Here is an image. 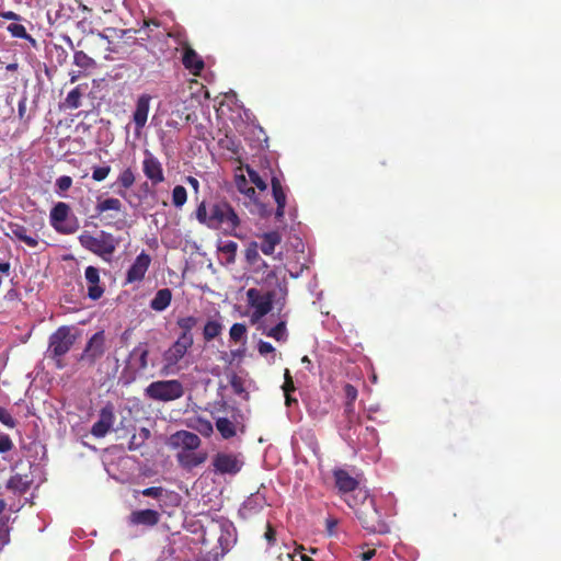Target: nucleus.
Returning a JSON list of instances; mask_svg holds the SVG:
<instances>
[{
  "label": "nucleus",
  "instance_id": "obj_21",
  "mask_svg": "<svg viewBox=\"0 0 561 561\" xmlns=\"http://www.w3.org/2000/svg\"><path fill=\"white\" fill-rule=\"evenodd\" d=\"M160 520V514L157 510L146 508L134 511L129 515V522L133 525H142L147 527H152L157 525Z\"/></svg>",
  "mask_w": 561,
  "mask_h": 561
},
{
  "label": "nucleus",
  "instance_id": "obj_57",
  "mask_svg": "<svg viewBox=\"0 0 561 561\" xmlns=\"http://www.w3.org/2000/svg\"><path fill=\"white\" fill-rule=\"evenodd\" d=\"M4 507H5L4 501L0 500V514L3 512Z\"/></svg>",
  "mask_w": 561,
  "mask_h": 561
},
{
  "label": "nucleus",
  "instance_id": "obj_62",
  "mask_svg": "<svg viewBox=\"0 0 561 561\" xmlns=\"http://www.w3.org/2000/svg\"><path fill=\"white\" fill-rule=\"evenodd\" d=\"M15 468H16V465H13V466L11 467V470H12V471H14V470H15Z\"/></svg>",
  "mask_w": 561,
  "mask_h": 561
},
{
  "label": "nucleus",
  "instance_id": "obj_58",
  "mask_svg": "<svg viewBox=\"0 0 561 561\" xmlns=\"http://www.w3.org/2000/svg\"><path fill=\"white\" fill-rule=\"evenodd\" d=\"M218 541L224 547V536L222 535H220V537L218 538Z\"/></svg>",
  "mask_w": 561,
  "mask_h": 561
},
{
  "label": "nucleus",
  "instance_id": "obj_35",
  "mask_svg": "<svg viewBox=\"0 0 561 561\" xmlns=\"http://www.w3.org/2000/svg\"><path fill=\"white\" fill-rule=\"evenodd\" d=\"M140 493L144 496H150V497L157 499L160 507L162 506L161 502L169 497V492L161 486L147 488V489H144L142 491H140Z\"/></svg>",
  "mask_w": 561,
  "mask_h": 561
},
{
  "label": "nucleus",
  "instance_id": "obj_28",
  "mask_svg": "<svg viewBox=\"0 0 561 561\" xmlns=\"http://www.w3.org/2000/svg\"><path fill=\"white\" fill-rule=\"evenodd\" d=\"M7 31L12 37L25 39L31 44L32 47H37V41L27 33L24 25L20 23H11L7 26Z\"/></svg>",
  "mask_w": 561,
  "mask_h": 561
},
{
  "label": "nucleus",
  "instance_id": "obj_42",
  "mask_svg": "<svg viewBox=\"0 0 561 561\" xmlns=\"http://www.w3.org/2000/svg\"><path fill=\"white\" fill-rule=\"evenodd\" d=\"M13 448L12 439L8 434L0 433V454H5Z\"/></svg>",
  "mask_w": 561,
  "mask_h": 561
},
{
  "label": "nucleus",
  "instance_id": "obj_40",
  "mask_svg": "<svg viewBox=\"0 0 561 561\" xmlns=\"http://www.w3.org/2000/svg\"><path fill=\"white\" fill-rule=\"evenodd\" d=\"M111 171L108 165L95 167L92 172V179L94 181L101 182L105 180Z\"/></svg>",
  "mask_w": 561,
  "mask_h": 561
},
{
  "label": "nucleus",
  "instance_id": "obj_49",
  "mask_svg": "<svg viewBox=\"0 0 561 561\" xmlns=\"http://www.w3.org/2000/svg\"><path fill=\"white\" fill-rule=\"evenodd\" d=\"M268 336H272L276 340H280V322L275 324L267 333Z\"/></svg>",
  "mask_w": 561,
  "mask_h": 561
},
{
  "label": "nucleus",
  "instance_id": "obj_43",
  "mask_svg": "<svg viewBox=\"0 0 561 561\" xmlns=\"http://www.w3.org/2000/svg\"><path fill=\"white\" fill-rule=\"evenodd\" d=\"M237 248H238V245H237V243H236V242H233V241H229V242H227L226 244H224V245L220 248V250H221L224 253L228 254V256H229V261H233L234 255H236V252H237Z\"/></svg>",
  "mask_w": 561,
  "mask_h": 561
},
{
  "label": "nucleus",
  "instance_id": "obj_7",
  "mask_svg": "<svg viewBox=\"0 0 561 561\" xmlns=\"http://www.w3.org/2000/svg\"><path fill=\"white\" fill-rule=\"evenodd\" d=\"M242 170L243 168L240 167L239 171L242 172ZM249 182L250 181L243 173L234 174L236 187L241 194H243L249 199V202L244 204L249 208L250 213L257 214L262 217L270 215L271 205L264 199H261L259 195H256L255 190L252 186H250Z\"/></svg>",
  "mask_w": 561,
  "mask_h": 561
},
{
  "label": "nucleus",
  "instance_id": "obj_29",
  "mask_svg": "<svg viewBox=\"0 0 561 561\" xmlns=\"http://www.w3.org/2000/svg\"><path fill=\"white\" fill-rule=\"evenodd\" d=\"M73 65L83 70L85 73H89L91 70L96 68V61L82 50L75 51Z\"/></svg>",
  "mask_w": 561,
  "mask_h": 561
},
{
  "label": "nucleus",
  "instance_id": "obj_26",
  "mask_svg": "<svg viewBox=\"0 0 561 561\" xmlns=\"http://www.w3.org/2000/svg\"><path fill=\"white\" fill-rule=\"evenodd\" d=\"M188 427L198 432L203 436H210L214 432L213 423L208 419L201 415H195L188 419Z\"/></svg>",
  "mask_w": 561,
  "mask_h": 561
},
{
  "label": "nucleus",
  "instance_id": "obj_14",
  "mask_svg": "<svg viewBox=\"0 0 561 561\" xmlns=\"http://www.w3.org/2000/svg\"><path fill=\"white\" fill-rule=\"evenodd\" d=\"M105 352V336L103 331L95 332L88 341L80 359L93 365Z\"/></svg>",
  "mask_w": 561,
  "mask_h": 561
},
{
  "label": "nucleus",
  "instance_id": "obj_20",
  "mask_svg": "<svg viewBox=\"0 0 561 561\" xmlns=\"http://www.w3.org/2000/svg\"><path fill=\"white\" fill-rule=\"evenodd\" d=\"M84 277L88 286V297L92 300L100 299L104 294V288L99 285L100 272L94 266H88L84 272Z\"/></svg>",
  "mask_w": 561,
  "mask_h": 561
},
{
  "label": "nucleus",
  "instance_id": "obj_54",
  "mask_svg": "<svg viewBox=\"0 0 561 561\" xmlns=\"http://www.w3.org/2000/svg\"><path fill=\"white\" fill-rule=\"evenodd\" d=\"M5 69L8 71H15L18 69V64H15V62L9 64V65H7Z\"/></svg>",
  "mask_w": 561,
  "mask_h": 561
},
{
  "label": "nucleus",
  "instance_id": "obj_25",
  "mask_svg": "<svg viewBox=\"0 0 561 561\" xmlns=\"http://www.w3.org/2000/svg\"><path fill=\"white\" fill-rule=\"evenodd\" d=\"M172 293L169 288L159 289L150 301V308L154 311H164L171 304Z\"/></svg>",
  "mask_w": 561,
  "mask_h": 561
},
{
  "label": "nucleus",
  "instance_id": "obj_44",
  "mask_svg": "<svg viewBox=\"0 0 561 561\" xmlns=\"http://www.w3.org/2000/svg\"><path fill=\"white\" fill-rule=\"evenodd\" d=\"M245 355V345L241 344V347L230 351L227 362L232 364L236 359H241Z\"/></svg>",
  "mask_w": 561,
  "mask_h": 561
},
{
  "label": "nucleus",
  "instance_id": "obj_51",
  "mask_svg": "<svg viewBox=\"0 0 561 561\" xmlns=\"http://www.w3.org/2000/svg\"><path fill=\"white\" fill-rule=\"evenodd\" d=\"M25 110H26V99L23 98L20 102H19V105H18V111H19V115L20 117H23L24 113H25Z\"/></svg>",
  "mask_w": 561,
  "mask_h": 561
},
{
  "label": "nucleus",
  "instance_id": "obj_23",
  "mask_svg": "<svg viewBox=\"0 0 561 561\" xmlns=\"http://www.w3.org/2000/svg\"><path fill=\"white\" fill-rule=\"evenodd\" d=\"M264 497L256 493L249 496L239 508V515L243 519H248L259 513L264 506Z\"/></svg>",
  "mask_w": 561,
  "mask_h": 561
},
{
  "label": "nucleus",
  "instance_id": "obj_10",
  "mask_svg": "<svg viewBox=\"0 0 561 561\" xmlns=\"http://www.w3.org/2000/svg\"><path fill=\"white\" fill-rule=\"evenodd\" d=\"M50 225L56 231L65 234L73 233L78 230L77 218L70 214V207L64 202H58L50 210Z\"/></svg>",
  "mask_w": 561,
  "mask_h": 561
},
{
  "label": "nucleus",
  "instance_id": "obj_3",
  "mask_svg": "<svg viewBox=\"0 0 561 561\" xmlns=\"http://www.w3.org/2000/svg\"><path fill=\"white\" fill-rule=\"evenodd\" d=\"M81 247L85 250L99 255L104 261H110L115 252L119 240L112 233L101 230L96 236L83 232L79 237Z\"/></svg>",
  "mask_w": 561,
  "mask_h": 561
},
{
  "label": "nucleus",
  "instance_id": "obj_55",
  "mask_svg": "<svg viewBox=\"0 0 561 561\" xmlns=\"http://www.w3.org/2000/svg\"><path fill=\"white\" fill-rule=\"evenodd\" d=\"M64 38H65V41L67 42V44H68L71 48H73V43H72L71 38H70L69 36H65Z\"/></svg>",
  "mask_w": 561,
  "mask_h": 561
},
{
  "label": "nucleus",
  "instance_id": "obj_11",
  "mask_svg": "<svg viewBox=\"0 0 561 561\" xmlns=\"http://www.w3.org/2000/svg\"><path fill=\"white\" fill-rule=\"evenodd\" d=\"M193 343L187 342V337L178 336L176 341L163 353V367L161 373L169 375L174 373V367L185 356Z\"/></svg>",
  "mask_w": 561,
  "mask_h": 561
},
{
  "label": "nucleus",
  "instance_id": "obj_47",
  "mask_svg": "<svg viewBox=\"0 0 561 561\" xmlns=\"http://www.w3.org/2000/svg\"><path fill=\"white\" fill-rule=\"evenodd\" d=\"M0 16L3 18L4 20H10V21H16V22L22 21V16L13 11H2V12H0Z\"/></svg>",
  "mask_w": 561,
  "mask_h": 561
},
{
  "label": "nucleus",
  "instance_id": "obj_9",
  "mask_svg": "<svg viewBox=\"0 0 561 561\" xmlns=\"http://www.w3.org/2000/svg\"><path fill=\"white\" fill-rule=\"evenodd\" d=\"M148 355L149 350L146 343H139L130 351L123 370V378L126 379L127 383L134 381L138 375L147 369Z\"/></svg>",
  "mask_w": 561,
  "mask_h": 561
},
{
  "label": "nucleus",
  "instance_id": "obj_31",
  "mask_svg": "<svg viewBox=\"0 0 561 561\" xmlns=\"http://www.w3.org/2000/svg\"><path fill=\"white\" fill-rule=\"evenodd\" d=\"M83 87L81 84L73 88L71 91L68 92L64 106L69 110H77L81 106V98L83 95Z\"/></svg>",
  "mask_w": 561,
  "mask_h": 561
},
{
  "label": "nucleus",
  "instance_id": "obj_24",
  "mask_svg": "<svg viewBox=\"0 0 561 561\" xmlns=\"http://www.w3.org/2000/svg\"><path fill=\"white\" fill-rule=\"evenodd\" d=\"M32 480L27 474L16 473L7 482V489L15 494H24L31 486Z\"/></svg>",
  "mask_w": 561,
  "mask_h": 561
},
{
  "label": "nucleus",
  "instance_id": "obj_59",
  "mask_svg": "<svg viewBox=\"0 0 561 561\" xmlns=\"http://www.w3.org/2000/svg\"><path fill=\"white\" fill-rule=\"evenodd\" d=\"M141 432L145 434V436H146V437L149 435V431H148V430H146V428H142V431H141Z\"/></svg>",
  "mask_w": 561,
  "mask_h": 561
},
{
  "label": "nucleus",
  "instance_id": "obj_38",
  "mask_svg": "<svg viewBox=\"0 0 561 561\" xmlns=\"http://www.w3.org/2000/svg\"><path fill=\"white\" fill-rule=\"evenodd\" d=\"M72 179L68 175H61L56 180V194L60 197H65V193L71 187Z\"/></svg>",
  "mask_w": 561,
  "mask_h": 561
},
{
  "label": "nucleus",
  "instance_id": "obj_19",
  "mask_svg": "<svg viewBox=\"0 0 561 561\" xmlns=\"http://www.w3.org/2000/svg\"><path fill=\"white\" fill-rule=\"evenodd\" d=\"M216 427L222 438L229 439L237 434L238 428L243 427L242 415L232 413L230 417H218Z\"/></svg>",
  "mask_w": 561,
  "mask_h": 561
},
{
  "label": "nucleus",
  "instance_id": "obj_27",
  "mask_svg": "<svg viewBox=\"0 0 561 561\" xmlns=\"http://www.w3.org/2000/svg\"><path fill=\"white\" fill-rule=\"evenodd\" d=\"M198 323V319L193 316L182 317L176 320V325L182 330L179 336L187 337V342L194 343L192 330Z\"/></svg>",
  "mask_w": 561,
  "mask_h": 561
},
{
  "label": "nucleus",
  "instance_id": "obj_6",
  "mask_svg": "<svg viewBox=\"0 0 561 561\" xmlns=\"http://www.w3.org/2000/svg\"><path fill=\"white\" fill-rule=\"evenodd\" d=\"M184 387L180 380H158L149 383L145 389V396L153 401L170 402L182 398Z\"/></svg>",
  "mask_w": 561,
  "mask_h": 561
},
{
  "label": "nucleus",
  "instance_id": "obj_48",
  "mask_svg": "<svg viewBox=\"0 0 561 561\" xmlns=\"http://www.w3.org/2000/svg\"><path fill=\"white\" fill-rule=\"evenodd\" d=\"M88 73H85L83 70L79 69V70H71L69 71V79H70V82L71 83H75L77 82L81 77L83 76H87Z\"/></svg>",
  "mask_w": 561,
  "mask_h": 561
},
{
  "label": "nucleus",
  "instance_id": "obj_46",
  "mask_svg": "<svg viewBox=\"0 0 561 561\" xmlns=\"http://www.w3.org/2000/svg\"><path fill=\"white\" fill-rule=\"evenodd\" d=\"M276 533H277L276 529L268 524L267 529L264 534V538L266 539V541L270 546H272L276 542Z\"/></svg>",
  "mask_w": 561,
  "mask_h": 561
},
{
  "label": "nucleus",
  "instance_id": "obj_52",
  "mask_svg": "<svg viewBox=\"0 0 561 561\" xmlns=\"http://www.w3.org/2000/svg\"><path fill=\"white\" fill-rule=\"evenodd\" d=\"M0 273L4 275H9L10 273V263L9 262H0Z\"/></svg>",
  "mask_w": 561,
  "mask_h": 561
},
{
  "label": "nucleus",
  "instance_id": "obj_36",
  "mask_svg": "<svg viewBox=\"0 0 561 561\" xmlns=\"http://www.w3.org/2000/svg\"><path fill=\"white\" fill-rule=\"evenodd\" d=\"M187 201V192L184 186L176 185L172 191V204L176 208H182Z\"/></svg>",
  "mask_w": 561,
  "mask_h": 561
},
{
  "label": "nucleus",
  "instance_id": "obj_39",
  "mask_svg": "<svg viewBox=\"0 0 561 561\" xmlns=\"http://www.w3.org/2000/svg\"><path fill=\"white\" fill-rule=\"evenodd\" d=\"M257 351L262 356L271 355L272 359L275 358L276 350L273 347V345L270 342L260 341L257 344Z\"/></svg>",
  "mask_w": 561,
  "mask_h": 561
},
{
  "label": "nucleus",
  "instance_id": "obj_17",
  "mask_svg": "<svg viewBox=\"0 0 561 561\" xmlns=\"http://www.w3.org/2000/svg\"><path fill=\"white\" fill-rule=\"evenodd\" d=\"M151 100V95L142 93L136 101L133 112V123L135 125L136 135H139L147 124Z\"/></svg>",
  "mask_w": 561,
  "mask_h": 561
},
{
  "label": "nucleus",
  "instance_id": "obj_45",
  "mask_svg": "<svg viewBox=\"0 0 561 561\" xmlns=\"http://www.w3.org/2000/svg\"><path fill=\"white\" fill-rule=\"evenodd\" d=\"M54 49H55V56H56L57 62L59 65H64L67 61L68 53L66 51L65 48H62L61 46H58V45H55Z\"/></svg>",
  "mask_w": 561,
  "mask_h": 561
},
{
  "label": "nucleus",
  "instance_id": "obj_53",
  "mask_svg": "<svg viewBox=\"0 0 561 561\" xmlns=\"http://www.w3.org/2000/svg\"><path fill=\"white\" fill-rule=\"evenodd\" d=\"M270 278H276V271H275V270H271V271L268 272V274H267L266 279H265L268 284H272V282L270 280Z\"/></svg>",
  "mask_w": 561,
  "mask_h": 561
},
{
  "label": "nucleus",
  "instance_id": "obj_60",
  "mask_svg": "<svg viewBox=\"0 0 561 561\" xmlns=\"http://www.w3.org/2000/svg\"><path fill=\"white\" fill-rule=\"evenodd\" d=\"M220 527H221V530H224L226 527L229 528L230 526L222 524V525H220Z\"/></svg>",
  "mask_w": 561,
  "mask_h": 561
},
{
  "label": "nucleus",
  "instance_id": "obj_56",
  "mask_svg": "<svg viewBox=\"0 0 561 561\" xmlns=\"http://www.w3.org/2000/svg\"><path fill=\"white\" fill-rule=\"evenodd\" d=\"M232 387L236 390V392H241L242 391V389L240 387H238L236 381H232Z\"/></svg>",
  "mask_w": 561,
  "mask_h": 561
},
{
  "label": "nucleus",
  "instance_id": "obj_22",
  "mask_svg": "<svg viewBox=\"0 0 561 561\" xmlns=\"http://www.w3.org/2000/svg\"><path fill=\"white\" fill-rule=\"evenodd\" d=\"M8 228L9 232L7 234L10 238H15L31 248H35L38 244V236L36 233H30L27 228L23 225L12 222Z\"/></svg>",
  "mask_w": 561,
  "mask_h": 561
},
{
  "label": "nucleus",
  "instance_id": "obj_16",
  "mask_svg": "<svg viewBox=\"0 0 561 561\" xmlns=\"http://www.w3.org/2000/svg\"><path fill=\"white\" fill-rule=\"evenodd\" d=\"M170 36L174 37L175 42L184 49L182 58L184 67L193 75H198L204 69V61L201 56H198L197 53L187 45L185 38L181 34H170Z\"/></svg>",
  "mask_w": 561,
  "mask_h": 561
},
{
  "label": "nucleus",
  "instance_id": "obj_5",
  "mask_svg": "<svg viewBox=\"0 0 561 561\" xmlns=\"http://www.w3.org/2000/svg\"><path fill=\"white\" fill-rule=\"evenodd\" d=\"M245 172L249 176V181L256 186L259 192L256 195L261 197V199H264L270 204L268 196L271 195L277 207L275 209V217H280V182L276 176L271 178L272 182V191L270 192L267 188V180L268 175L266 172L263 174H260L257 171H255L250 165H245Z\"/></svg>",
  "mask_w": 561,
  "mask_h": 561
},
{
  "label": "nucleus",
  "instance_id": "obj_41",
  "mask_svg": "<svg viewBox=\"0 0 561 561\" xmlns=\"http://www.w3.org/2000/svg\"><path fill=\"white\" fill-rule=\"evenodd\" d=\"M0 422L10 428H13L16 425V422L11 413L2 407H0Z\"/></svg>",
  "mask_w": 561,
  "mask_h": 561
},
{
  "label": "nucleus",
  "instance_id": "obj_13",
  "mask_svg": "<svg viewBox=\"0 0 561 561\" xmlns=\"http://www.w3.org/2000/svg\"><path fill=\"white\" fill-rule=\"evenodd\" d=\"M142 172L152 185H158L165 180L161 162L148 149L144 150Z\"/></svg>",
  "mask_w": 561,
  "mask_h": 561
},
{
  "label": "nucleus",
  "instance_id": "obj_50",
  "mask_svg": "<svg viewBox=\"0 0 561 561\" xmlns=\"http://www.w3.org/2000/svg\"><path fill=\"white\" fill-rule=\"evenodd\" d=\"M186 183L194 190V192L197 194L199 191V182L194 176H187Z\"/></svg>",
  "mask_w": 561,
  "mask_h": 561
},
{
  "label": "nucleus",
  "instance_id": "obj_37",
  "mask_svg": "<svg viewBox=\"0 0 561 561\" xmlns=\"http://www.w3.org/2000/svg\"><path fill=\"white\" fill-rule=\"evenodd\" d=\"M135 183V174L131 169L127 168L121 172L117 178V184L127 190Z\"/></svg>",
  "mask_w": 561,
  "mask_h": 561
},
{
  "label": "nucleus",
  "instance_id": "obj_2",
  "mask_svg": "<svg viewBox=\"0 0 561 561\" xmlns=\"http://www.w3.org/2000/svg\"><path fill=\"white\" fill-rule=\"evenodd\" d=\"M201 438L188 431H178L169 438V446L176 449V460L184 469L191 470L207 460V453L198 450Z\"/></svg>",
  "mask_w": 561,
  "mask_h": 561
},
{
  "label": "nucleus",
  "instance_id": "obj_34",
  "mask_svg": "<svg viewBox=\"0 0 561 561\" xmlns=\"http://www.w3.org/2000/svg\"><path fill=\"white\" fill-rule=\"evenodd\" d=\"M122 209V203L118 198L110 197L102 202H99L95 206L98 214H102L107 210L119 211Z\"/></svg>",
  "mask_w": 561,
  "mask_h": 561
},
{
  "label": "nucleus",
  "instance_id": "obj_30",
  "mask_svg": "<svg viewBox=\"0 0 561 561\" xmlns=\"http://www.w3.org/2000/svg\"><path fill=\"white\" fill-rule=\"evenodd\" d=\"M224 325L219 320L210 319L208 320L203 328V337L206 342H209L217 336H219L222 332Z\"/></svg>",
  "mask_w": 561,
  "mask_h": 561
},
{
  "label": "nucleus",
  "instance_id": "obj_18",
  "mask_svg": "<svg viewBox=\"0 0 561 561\" xmlns=\"http://www.w3.org/2000/svg\"><path fill=\"white\" fill-rule=\"evenodd\" d=\"M151 263V257L146 252L138 254L126 273V284L139 283L144 279Z\"/></svg>",
  "mask_w": 561,
  "mask_h": 561
},
{
  "label": "nucleus",
  "instance_id": "obj_61",
  "mask_svg": "<svg viewBox=\"0 0 561 561\" xmlns=\"http://www.w3.org/2000/svg\"><path fill=\"white\" fill-rule=\"evenodd\" d=\"M117 193L123 197L125 196V192L118 191Z\"/></svg>",
  "mask_w": 561,
  "mask_h": 561
},
{
  "label": "nucleus",
  "instance_id": "obj_15",
  "mask_svg": "<svg viewBox=\"0 0 561 561\" xmlns=\"http://www.w3.org/2000/svg\"><path fill=\"white\" fill-rule=\"evenodd\" d=\"M115 423L114 408L106 403L99 413V420L92 425L91 434L95 438H102L110 433Z\"/></svg>",
  "mask_w": 561,
  "mask_h": 561
},
{
  "label": "nucleus",
  "instance_id": "obj_12",
  "mask_svg": "<svg viewBox=\"0 0 561 561\" xmlns=\"http://www.w3.org/2000/svg\"><path fill=\"white\" fill-rule=\"evenodd\" d=\"M211 466L216 474L234 476L241 470L243 460L237 454L220 451L213 457Z\"/></svg>",
  "mask_w": 561,
  "mask_h": 561
},
{
  "label": "nucleus",
  "instance_id": "obj_4",
  "mask_svg": "<svg viewBox=\"0 0 561 561\" xmlns=\"http://www.w3.org/2000/svg\"><path fill=\"white\" fill-rule=\"evenodd\" d=\"M76 341L75 335L71 333L69 327L58 328L50 336L47 348V357L55 362L58 369L65 367L62 357L70 351Z\"/></svg>",
  "mask_w": 561,
  "mask_h": 561
},
{
  "label": "nucleus",
  "instance_id": "obj_32",
  "mask_svg": "<svg viewBox=\"0 0 561 561\" xmlns=\"http://www.w3.org/2000/svg\"><path fill=\"white\" fill-rule=\"evenodd\" d=\"M279 241H280V238L276 232L266 233V234H264V237L262 239L260 249L264 254L271 255L274 252L275 247L278 244Z\"/></svg>",
  "mask_w": 561,
  "mask_h": 561
},
{
  "label": "nucleus",
  "instance_id": "obj_33",
  "mask_svg": "<svg viewBox=\"0 0 561 561\" xmlns=\"http://www.w3.org/2000/svg\"><path fill=\"white\" fill-rule=\"evenodd\" d=\"M229 336L231 341L245 345L247 343V327L243 323H234L230 328Z\"/></svg>",
  "mask_w": 561,
  "mask_h": 561
},
{
  "label": "nucleus",
  "instance_id": "obj_8",
  "mask_svg": "<svg viewBox=\"0 0 561 561\" xmlns=\"http://www.w3.org/2000/svg\"><path fill=\"white\" fill-rule=\"evenodd\" d=\"M275 293H262L256 288H250L247 291L249 306L253 309L250 320L252 323H259L273 309Z\"/></svg>",
  "mask_w": 561,
  "mask_h": 561
},
{
  "label": "nucleus",
  "instance_id": "obj_1",
  "mask_svg": "<svg viewBox=\"0 0 561 561\" xmlns=\"http://www.w3.org/2000/svg\"><path fill=\"white\" fill-rule=\"evenodd\" d=\"M195 215L199 224L210 229H221L226 232H232L240 225L239 216L233 207L226 201L216 202L209 205V207H207L205 202H202L197 206Z\"/></svg>",
  "mask_w": 561,
  "mask_h": 561
}]
</instances>
